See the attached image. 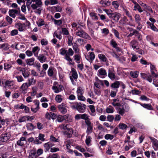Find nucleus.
Segmentation results:
<instances>
[{
    "label": "nucleus",
    "instance_id": "1",
    "mask_svg": "<svg viewBox=\"0 0 158 158\" xmlns=\"http://www.w3.org/2000/svg\"><path fill=\"white\" fill-rule=\"evenodd\" d=\"M111 104L114 107L117 106L115 108L117 113L121 116H123L125 112L128 111L130 110L129 105L126 103H124L123 105H121L119 102L111 103Z\"/></svg>",
    "mask_w": 158,
    "mask_h": 158
},
{
    "label": "nucleus",
    "instance_id": "2",
    "mask_svg": "<svg viewBox=\"0 0 158 158\" xmlns=\"http://www.w3.org/2000/svg\"><path fill=\"white\" fill-rule=\"evenodd\" d=\"M32 2H35V3H33L31 5V7L33 10H36L34 12L39 15H40L42 10V6L43 3L42 0H31Z\"/></svg>",
    "mask_w": 158,
    "mask_h": 158
},
{
    "label": "nucleus",
    "instance_id": "3",
    "mask_svg": "<svg viewBox=\"0 0 158 158\" xmlns=\"http://www.w3.org/2000/svg\"><path fill=\"white\" fill-rule=\"evenodd\" d=\"M70 106L72 109L77 110L80 113L84 112L86 107L85 104L77 102L71 103Z\"/></svg>",
    "mask_w": 158,
    "mask_h": 158
},
{
    "label": "nucleus",
    "instance_id": "4",
    "mask_svg": "<svg viewBox=\"0 0 158 158\" xmlns=\"http://www.w3.org/2000/svg\"><path fill=\"white\" fill-rule=\"evenodd\" d=\"M75 34L77 36L85 39H89V36L81 27L76 31Z\"/></svg>",
    "mask_w": 158,
    "mask_h": 158
},
{
    "label": "nucleus",
    "instance_id": "5",
    "mask_svg": "<svg viewBox=\"0 0 158 158\" xmlns=\"http://www.w3.org/2000/svg\"><path fill=\"white\" fill-rule=\"evenodd\" d=\"M30 25V22L26 20L25 23L22 24L21 23H18L16 24L15 27L18 28L19 31H22L24 30L27 26L29 27Z\"/></svg>",
    "mask_w": 158,
    "mask_h": 158
},
{
    "label": "nucleus",
    "instance_id": "6",
    "mask_svg": "<svg viewBox=\"0 0 158 158\" xmlns=\"http://www.w3.org/2000/svg\"><path fill=\"white\" fill-rule=\"evenodd\" d=\"M21 12L20 8H17L15 9H12L10 10L8 12L9 15L13 18H15L16 16H18Z\"/></svg>",
    "mask_w": 158,
    "mask_h": 158
},
{
    "label": "nucleus",
    "instance_id": "7",
    "mask_svg": "<svg viewBox=\"0 0 158 158\" xmlns=\"http://www.w3.org/2000/svg\"><path fill=\"white\" fill-rule=\"evenodd\" d=\"M54 85L52 89L56 93H58L63 90V87L61 84H59L56 82L54 83Z\"/></svg>",
    "mask_w": 158,
    "mask_h": 158
},
{
    "label": "nucleus",
    "instance_id": "8",
    "mask_svg": "<svg viewBox=\"0 0 158 158\" xmlns=\"http://www.w3.org/2000/svg\"><path fill=\"white\" fill-rule=\"evenodd\" d=\"M60 127L61 129L64 130L67 129L66 131H65L64 132V134L67 135L69 137H70L72 136L73 133V130L72 128L67 129V125L65 126L64 125H61Z\"/></svg>",
    "mask_w": 158,
    "mask_h": 158
},
{
    "label": "nucleus",
    "instance_id": "9",
    "mask_svg": "<svg viewBox=\"0 0 158 158\" xmlns=\"http://www.w3.org/2000/svg\"><path fill=\"white\" fill-rule=\"evenodd\" d=\"M128 21V20L127 17L126 16H124L120 19L119 22L118 24L122 26H123L125 25H129L131 26H134L130 22L127 23V22Z\"/></svg>",
    "mask_w": 158,
    "mask_h": 158
},
{
    "label": "nucleus",
    "instance_id": "10",
    "mask_svg": "<svg viewBox=\"0 0 158 158\" xmlns=\"http://www.w3.org/2000/svg\"><path fill=\"white\" fill-rule=\"evenodd\" d=\"M10 135L9 133L6 132L5 133L2 134L0 136V141L5 142H7L10 139Z\"/></svg>",
    "mask_w": 158,
    "mask_h": 158
},
{
    "label": "nucleus",
    "instance_id": "11",
    "mask_svg": "<svg viewBox=\"0 0 158 158\" xmlns=\"http://www.w3.org/2000/svg\"><path fill=\"white\" fill-rule=\"evenodd\" d=\"M88 54L87 53L85 54V59L90 62H92V61L95 58V55L94 52H89Z\"/></svg>",
    "mask_w": 158,
    "mask_h": 158
},
{
    "label": "nucleus",
    "instance_id": "12",
    "mask_svg": "<svg viewBox=\"0 0 158 158\" xmlns=\"http://www.w3.org/2000/svg\"><path fill=\"white\" fill-rule=\"evenodd\" d=\"M97 75L99 77L103 78L106 77L107 72L104 69L101 68L98 70Z\"/></svg>",
    "mask_w": 158,
    "mask_h": 158
},
{
    "label": "nucleus",
    "instance_id": "13",
    "mask_svg": "<svg viewBox=\"0 0 158 158\" xmlns=\"http://www.w3.org/2000/svg\"><path fill=\"white\" fill-rule=\"evenodd\" d=\"M108 76L112 81L116 79V76L115 74V72L113 69H109Z\"/></svg>",
    "mask_w": 158,
    "mask_h": 158
},
{
    "label": "nucleus",
    "instance_id": "14",
    "mask_svg": "<svg viewBox=\"0 0 158 158\" xmlns=\"http://www.w3.org/2000/svg\"><path fill=\"white\" fill-rule=\"evenodd\" d=\"M85 124L87 126L86 130V133L88 135H89L93 132V124L91 123V122H88V121Z\"/></svg>",
    "mask_w": 158,
    "mask_h": 158
},
{
    "label": "nucleus",
    "instance_id": "15",
    "mask_svg": "<svg viewBox=\"0 0 158 158\" xmlns=\"http://www.w3.org/2000/svg\"><path fill=\"white\" fill-rule=\"evenodd\" d=\"M33 102L34 103V105L36 107L35 108L31 107V110L33 112L35 113L37 112L40 109V102L39 100H35L33 101Z\"/></svg>",
    "mask_w": 158,
    "mask_h": 158
},
{
    "label": "nucleus",
    "instance_id": "16",
    "mask_svg": "<svg viewBox=\"0 0 158 158\" xmlns=\"http://www.w3.org/2000/svg\"><path fill=\"white\" fill-rule=\"evenodd\" d=\"M37 59L41 63H44L47 61L46 56L42 54H40L36 56Z\"/></svg>",
    "mask_w": 158,
    "mask_h": 158
},
{
    "label": "nucleus",
    "instance_id": "17",
    "mask_svg": "<svg viewBox=\"0 0 158 158\" xmlns=\"http://www.w3.org/2000/svg\"><path fill=\"white\" fill-rule=\"evenodd\" d=\"M54 145V144L51 141L45 143L44 144L45 152H46L47 151H48Z\"/></svg>",
    "mask_w": 158,
    "mask_h": 158
},
{
    "label": "nucleus",
    "instance_id": "18",
    "mask_svg": "<svg viewBox=\"0 0 158 158\" xmlns=\"http://www.w3.org/2000/svg\"><path fill=\"white\" fill-rule=\"evenodd\" d=\"M150 68L151 73L152 76L155 78H157L158 77V73H156L157 72V70L156 69L155 66L151 64Z\"/></svg>",
    "mask_w": 158,
    "mask_h": 158
},
{
    "label": "nucleus",
    "instance_id": "19",
    "mask_svg": "<svg viewBox=\"0 0 158 158\" xmlns=\"http://www.w3.org/2000/svg\"><path fill=\"white\" fill-rule=\"evenodd\" d=\"M58 108L61 113L64 114L67 112V110L66 108L65 105L64 103H62L58 106Z\"/></svg>",
    "mask_w": 158,
    "mask_h": 158
},
{
    "label": "nucleus",
    "instance_id": "20",
    "mask_svg": "<svg viewBox=\"0 0 158 158\" xmlns=\"http://www.w3.org/2000/svg\"><path fill=\"white\" fill-rule=\"evenodd\" d=\"M28 157V158H37L38 157L35 152V148H33L30 151Z\"/></svg>",
    "mask_w": 158,
    "mask_h": 158
},
{
    "label": "nucleus",
    "instance_id": "21",
    "mask_svg": "<svg viewBox=\"0 0 158 158\" xmlns=\"http://www.w3.org/2000/svg\"><path fill=\"white\" fill-rule=\"evenodd\" d=\"M130 47H131L134 50L138 47V42L135 40H131L129 44Z\"/></svg>",
    "mask_w": 158,
    "mask_h": 158
},
{
    "label": "nucleus",
    "instance_id": "22",
    "mask_svg": "<svg viewBox=\"0 0 158 158\" xmlns=\"http://www.w3.org/2000/svg\"><path fill=\"white\" fill-rule=\"evenodd\" d=\"M5 84L6 86L8 87L10 89H13L15 88L13 81H6L5 82Z\"/></svg>",
    "mask_w": 158,
    "mask_h": 158
},
{
    "label": "nucleus",
    "instance_id": "23",
    "mask_svg": "<svg viewBox=\"0 0 158 158\" xmlns=\"http://www.w3.org/2000/svg\"><path fill=\"white\" fill-rule=\"evenodd\" d=\"M111 54L113 57L116 58L118 60L121 62H122L123 61L125 60V58L124 57L122 56L120 57L114 52H112L111 53Z\"/></svg>",
    "mask_w": 158,
    "mask_h": 158
},
{
    "label": "nucleus",
    "instance_id": "24",
    "mask_svg": "<svg viewBox=\"0 0 158 158\" xmlns=\"http://www.w3.org/2000/svg\"><path fill=\"white\" fill-rule=\"evenodd\" d=\"M110 44L111 46L115 49L117 51H120L121 49L119 47H118V44L115 41L112 40L110 41Z\"/></svg>",
    "mask_w": 158,
    "mask_h": 158
},
{
    "label": "nucleus",
    "instance_id": "25",
    "mask_svg": "<svg viewBox=\"0 0 158 158\" xmlns=\"http://www.w3.org/2000/svg\"><path fill=\"white\" fill-rule=\"evenodd\" d=\"M111 15V17L110 18L116 21H118L121 16V14L118 12L113 13Z\"/></svg>",
    "mask_w": 158,
    "mask_h": 158
},
{
    "label": "nucleus",
    "instance_id": "26",
    "mask_svg": "<svg viewBox=\"0 0 158 158\" xmlns=\"http://www.w3.org/2000/svg\"><path fill=\"white\" fill-rule=\"evenodd\" d=\"M56 71V69L52 67H50L48 69V74L49 76L50 77H53Z\"/></svg>",
    "mask_w": 158,
    "mask_h": 158
},
{
    "label": "nucleus",
    "instance_id": "27",
    "mask_svg": "<svg viewBox=\"0 0 158 158\" xmlns=\"http://www.w3.org/2000/svg\"><path fill=\"white\" fill-rule=\"evenodd\" d=\"M98 57L101 61L106 62V65H108V63H107L108 62L107 59L104 55L102 54H99L98 55Z\"/></svg>",
    "mask_w": 158,
    "mask_h": 158
},
{
    "label": "nucleus",
    "instance_id": "28",
    "mask_svg": "<svg viewBox=\"0 0 158 158\" xmlns=\"http://www.w3.org/2000/svg\"><path fill=\"white\" fill-rule=\"evenodd\" d=\"M29 86L28 85L27 82H25L23 83L20 88L22 92H26Z\"/></svg>",
    "mask_w": 158,
    "mask_h": 158
},
{
    "label": "nucleus",
    "instance_id": "29",
    "mask_svg": "<svg viewBox=\"0 0 158 158\" xmlns=\"http://www.w3.org/2000/svg\"><path fill=\"white\" fill-rule=\"evenodd\" d=\"M36 24L39 27H40L44 25H45L46 27H47L48 26V25L47 24H45V22L44 20L42 19H38L36 21Z\"/></svg>",
    "mask_w": 158,
    "mask_h": 158
},
{
    "label": "nucleus",
    "instance_id": "30",
    "mask_svg": "<svg viewBox=\"0 0 158 158\" xmlns=\"http://www.w3.org/2000/svg\"><path fill=\"white\" fill-rule=\"evenodd\" d=\"M99 3L102 5V6L104 7H106L110 6L111 4L110 1L109 0H106L105 1L101 0L99 2Z\"/></svg>",
    "mask_w": 158,
    "mask_h": 158
},
{
    "label": "nucleus",
    "instance_id": "31",
    "mask_svg": "<svg viewBox=\"0 0 158 158\" xmlns=\"http://www.w3.org/2000/svg\"><path fill=\"white\" fill-rule=\"evenodd\" d=\"M64 118L65 121L67 123H70L73 121V118L69 114L64 115Z\"/></svg>",
    "mask_w": 158,
    "mask_h": 158
},
{
    "label": "nucleus",
    "instance_id": "32",
    "mask_svg": "<svg viewBox=\"0 0 158 158\" xmlns=\"http://www.w3.org/2000/svg\"><path fill=\"white\" fill-rule=\"evenodd\" d=\"M88 106L91 111V112H89L90 114L92 116H95L96 114L95 113V109L94 106L93 105H90Z\"/></svg>",
    "mask_w": 158,
    "mask_h": 158
},
{
    "label": "nucleus",
    "instance_id": "33",
    "mask_svg": "<svg viewBox=\"0 0 158 158\" xmlns=\"http://www.w3.org/2000/svg\"><path fill=\"white\" fill-rule=\"evenodd\" d=\"M81 119H84L85 120V123H86L88 122H90V119L89 118V116L88 115L86 114H81Z\"/></svg>",
    "mask_w": 158,
    "mask_h": 158
},
{
    "label": "nucleus",
    "instance_id": "34",
    "mask_svg": "<svg viewBox=\"0 0 158 158\" xmlns=\"http://www.w3.org/2000/svg\"><path fill=\"white\" fill-rule=\"evenodd\" d=\"M72 77L75 80L78 78V74L76 70L74 68L71 69Z\"/></svg>",
    "mask_w": 158,
    "mask_h": 158
},
{
    "label": "nucleus",
    "instance_id": "35",
    "mask_svg": "<svg viewBox=\"0 0 158 158\" xmlns=\"http://www.w3.org/2000/svg\"><path fill=\"white\" fill-rule=\"evenodd\" d=\"M28 85L30 86L35 85L36 83V80L34 79V77H31L28 79Z\"/></svg>",
    "mask_w": 158,
    "mask_h": 158
},
{
    "label": "nucleus",
    "instance_id": "36",
    "mask_svg": "<svg viewBox=\"0 0 158 158\" xmlns=\"http://www.w3.org/2000/svg\"><path fill=\"white\" fill-rule=\"evenodd\" d=\"M40 48L38 46H36L32 49V52L34 53V56L36 57L38 54V52L40 50Z\"/></svg>",
    "mask_w": 158,
    "mask_h": 158
},
{
    "label": "nucleus",
    "instance_id": "37",
    "mask_svg": "<svg viewBox=\"0 0 158 158\" xmlns=\"http://www.w3.org/2000/svg\"><path fill=\"white\" fill-rule=\"evenodd\" d=\"M61 31L59 32L57 31H55L53 35V37H56V38L60 40L62 39V36L61 35Z\"/></svg>",
    "mask_w": 158,
    "mask_h": 158
},
{
    "label": "nucleus",
    "instance_id": "38",
    "mask_svg": "<svg viewBox=\"0 0 158 158\" xmlns=\"http://www.w3.org/2000/svg\"><path fill=\"white\" fill-rule=\"evenodd\" d=\"M140 104L142 106L148 110H153V108L151 104L142 103H140Z\"/></svg>",
    "mask_w": 158,
    "mask_h": 158
},
{
    "label": "nucleus",
    "instance_id": "39",
    "mask_svg": "<svg viewBox=\"0 0 158 158\" xmlns=\"http://www.w3.org/2000/svg\"><path fill=\"white\" fill-rule=\"evenodd\" d=\"M9 45L7 43L0 44V48H2L4 51H7L9 48Z\"/></svg>",
    "mask_w": 158,
    "mask_h": 158
},
{
    "label": "nucleus",
    "instance_id": "40",
    "mask_svg": "<svg viewBox=\"0 0 158 158\" xmlns=\"http://www.w3.org/2000/svg\"><path fill=\"white\" fill-rule=\"evenodd\" d=\"M123 11L126 13V15L129 18L130 20L131 21H132L133 20L132 17L130 14V12L128 11L125 7H123Z\"/></svg>",
    "mask_w": 158,
    "mask_h": 158
},
{
    "label": "nucleus",
    "instance_id": "41",
    "mask_svg": "<svg viewBox=\"0 0 158 158\" xmlns=\"http://www.w3.org/2000/svg\"><path fill=\"white\" fill-rule=\"evenodd\" d=\"M34 61L35 58L33 57L27 59L26 60L27 64L29 65H33L34 64Z\"/></svg>",
    "mask_w": 158,
    "mask_h": 158
},
{
    "label": "nucleus",
    "instance_id": "42",
    "mask_svg": "<svg viewBox=\"0 0 158 158\" xmlns=\"http://www.w3.org/2000/svg\"><path fill=\"white\" fill-rule=\"evenodd\" d=\"M19 109H24V110L26 113H29L30 111V109L28 107L24 105L23 104H21V105L19 107Z\"/></svg>",
    "mask_w": 158,
    "mask_h": 158
},
{
    "label": "nucleus",
    "instance_id": "43",
    "mask_svg": "<svg viewBox=\"0 0 158 158\" xmlns=\"http://www.w3.org/2000/svg\"><path fill=\"white\" fill-rule=\"evenodd\" d=\"M95 80H96V81L95 82L94 84V87H96L97 88L100 89L101 88V86L100 85V82L99 79L98 78L96 77H95Z\"/></svg>",
    "mask_w": 158,
    "mask_h": 158
},
{
    "label": "nucleus",
    "instance_id": "44",
    "mask_svg": "<svg viewBox=\"0 0 158 158\" xmlns=\"http://www.w3.org/2000/svg\"><path fill=\"white\" fill-rule=\"evenodd\" d=\"M149 138L152 141L154 145L156 148H158V141L153 137H149Z\"/></svg>",
    "mask_w": 158,
    "mask_h": 158
},
{
    "label": "nucleus",
    "instance_id": "45",
    "mask_svg": "<svg viewBox=\"0 0 158 158\" xmlns=\"http://www.w3.org/2000/svg\"><path fill=\"white\" fill-rule=\"evenodd\" d=\"M54 115V114L52 112L48 113L47 112L45 115V117L48 119H50L51 118L53 119V116Z\"/></svg>",
    "mask_w": 158,
    "mask_h": 158
},
{
    "label": "nucleus",
    "instance_id": "46",
    "mask_svg": "<svg viewBox=\"0 0 158 158\" xmlns=\"http://www.w3.org/2000/svg\"><path fill=\"white\" fill-rule=\"evenodd\" d=\"M114 109L111 106H109L106 109V111L108 113H112L114 112Z\"/></svg>",
    "mask_w": 158,
    "mask_h": 158
},
{
    "label": "nucleus",
    "instance_id": "47",
    "mask_svg": "<svg viewBox=\"0 0 158 158\" xmlns=\"http://www.w3.org/2000/svg\"><path fill=\"white\" fill-rule=\"evenodd\" d=\"M68 39V44L69 46L73 45V37L69 34L67 36Z\"/></svg>",
    "mask_w": 158,
    "mask_h": 158
},
{
    "label": "nucleus",
    "instance_id": "48",
    "mask_svg": "<svg viewBox=\"0 0 158 158\" xmlns=\"http://www.w3.org/2000/svg\"><path fill=\"white\" fill-rule=\"evenodd\" d=\"M120 82L119 81H116L113 83H112L110 87L112 88L117 89L119 87Z\"/></svg>",
    "mask_w": 158,
    "mask_h": 158
},
{
    "label": "nucleus",
    "instance_id": "49",
    "mask_svg": "<svg viewBox=\"0 0 158 158\" xmlns=\"http://www.w3.org/2000/svg\"><path fill=\"white\" fill-rule=\"evenodd\" d=\"M55 100L57 102H60L63 100V96L60 94L56 95L55 97Z\"/></svg>",
    "mask_w": 158,
    "mask_h": 158
},
{
    "label": "nucleus",
    "instance_id": "50",
    "mask_svg": "<svg viewBox=\"0 0 158 158\" xmlns=\"http://www.w3.org/2000/svg\"><path fill=\"white\" fill-rule=\"evenodd\" d=\"M73 48L76 53L79 54L80 53V49L78 48V46L76 44L73 45Z\"/></svg>",
    "mask_w": 158,
    "mask_h": 158
},
{
    "label": "nucleus",
    "instance_id": "51",
    "mask_svg": "<svg viewBox=\"0 0 158 158\" xmlns=\"http://www.w3.org/2000/svg\"><path fill=\"white\" fill-rule=\"evenodd\" d=\"M84 90L81 87H78L77 89L76 93L77 95L83 94L84 93Z\"/></svg>",
    "mask_w": 158,
    "mask_h": 158
},
{
    "label": "nucleus",
    "instance_id": "52",
    "mask_svg": "<svg viewBox=\"0 0 158 158\" xmlns=\"http://www.w3.org/2000/svg\"><path fill=\"white\" fill-rule=\"evenodd\" d=\"M139 72L138 71H131L130 75L131 77L133 78H136L138 77Z\"/></svg>",
    "mask_w": 158,
    "mask_h": 158
},
{
    "label": "nucleus",
    "instance_id": "53",
    "mask_svg": "<svg viewBox=\"0 0 158 158\" xmlns=\"http://www.w3.org/2000/svg\"><path fill=\"white\" fill-rule=\"evenodd\" d=\"M61 33L63 35H69V32L67 28L64 27L61 28Z\"/></svg>",
    "mask_w": 158,
    "mask_h": 158
},
{
    "label": "nucleus",
    "instance_id": "54",
    "mask_svg": "<svg viewBox=\"0 0 158 158\" xmlns=\"http://www.w3.org/2000/svg\"><path fill=\"white\" fill-rule=\"evenodd\" d=\"M47 158H60L59 155L57 153L51 154L48 156Z\"/></svg>",
    "mask_w": 158,
    "mask_h": 158
},
{
    "label": "nucleus",
    "instance_id": "55",
    "mask_svg": "<svg viewBox=\"0 0 158 158\" xmlns=\"http://www.w3.org/2000/svg\"><path fill=\"white\" fill-rule=\"evenodd\" d=\"M112 5L116 10H118L119 4L117 1H114L112 2Z\"/></svg>",
    "mask_w": 158,
    "mask_h": 158
},
{
    "label": "nucleus",
    "instance_id": "56",
    "mask_svg": "<svg viewBox=\"0 0 158 158\" xmlns=\"http://www.w3.org/2000/svg\"><path fill=\"white\" fill-rule=\"evenodd\" d=\"M15 77L17 79L18 82H21L24 81V78L21 75H17Z\"/></svg>",
    "mask_w": 158,
    "mask_h": 158
},
{
    "label": "nucleus",
    "instance_id": "57",
    "mask_svg": "<svg viewBox=\"0 0 158 158\" xmlns=\"http://www.w3.org/2000/svg\"><path fill=\"white\" fill-rule=\"evenodd\" d=\"M136 52L138 53L141 55H143L144 54V52L141 49L139 48L138 47L134 50Z\"/></svg>",
    "mask_w": 158,
    "mask_h": 158
},
{
    "label": "nucleus",
    "instance_id": "58",
    "mask_svg": "<svg viewBox=\"0 0 158 158\" xmlns=\"http://www.w3.org/2000/svg\"><path fill=\"white\" fill-rule=\"evenodd\" d=\"M75 148L78 150L80 152H83L86 151L85 149L83 148L80 145H77L76 146Z\"/></svg>",
    "mask_w": 158,
    "mask_h": 158
},
{
    "label": "nucleus",
    "instance_id": "59",
    "mask_svg": "<svg viewBox=\"0 0 158 158\" xmlns=\"http://www.w3.org/2000/svg\"><path fill=\"white\" fill-rule=\"evenodd\" d=\"M43 149L41 148H39L37 150L35 148V152L38 157L42 154L43 153Z\"/></svg>",
    "mask_w": 158,
    "mask_h": 158
},
{
    "label": "nucleus",
    "instance_id": "60",
    "mask_svg": "<svg viewBox=\"0 0 158 158\" xmlns=\"http://www.w3.org/2000/svg\"><path fill=\"white\" fill-rule=\"evenodd\" d=\"M91 138L90 136H86L85 142L86 145L88 146H89V143L91 141Z\"/></svg>",
    "mask_w": 158,
    "mask_h": 158
},
{
    "label": "nucleus",
    "instance_id": "61",
    "mask_svg": "<svg viewBox=\"0 0 158 158\" xmlns=\"http://www.w3.org/2000/svg\"><path fill=\"white\" fill-rule=\"evenodd\" d=\"M52 20L54 21L55 24L58 26H60L62 23V21L61 20H57L55 19H53Z\"/></svg>",
    "mask_w": 158,
    "mask_h": 158
},
{
    "label": "nucleus",
    "instance_id": "62",
    "mask_svg": "<svg viewBox=\"0 0 158 158\" xmlns=\"http://www.w3.org/2000/svg\"><path fill=\"white\" fill-rule=\"evenodd\" d=\"M60 54L62 55H66L67 51L64 48H62L60 50Z\"/></svg>",
    "mask_w": 158,
    "mask_h": 158
},
{
    "label": "nucleus",
    "instance_id": "63",
    "mask_svg": "<svg viewBox=\"0 0 158 158\" xmlns=\"http://www.w3.org/2000/svg\"><path fill=\"white\" fill-rule=\"evenodd\" d=\"M114 138V136L113 135L110 134H107L105 136V138L106 140H112Z\"/></svg>",
    "mask_w": 158,
    "mask_h": 158
},
{
    "label": "nucleus",
    "instance_id": "64",
    "mask_svg": "<svg viewBox=\"0 0 158 158\" xmlns=\"http://www.w3.org/2000/svg\"><path fill=\"white\" fill-rule=\"evenodd\" d=\"M73 54L74 52L71 48H70L68 49V50L67 52V54L66 55L72 56L73 55Z\"/></svg>",
    "mask_w": 158,
    "mask_h": 158
}]
</instances>
